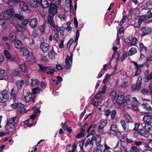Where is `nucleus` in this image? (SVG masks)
I'll list each match as a JSON object with an SVG mask.
<instances>
[{
  "label": "nucleus",
  "instance_id": "obj_1",
  "mask_svg": "<svg viewBox=\"0 0 152 152\" xmlns=\"http://www.w3.org/2000/svg\"><path fill=\"white\" fill-rule=\"evenodd\" d=\"M57 12V6L53 3L50 4L47 16V22L50 25H54L53 17Z\"/></svg>",
  "mask_w": 152,
  "mask_h": 152
},
{
  "label": "nucleus",
  "instance_id": "obj_2",
  "mask_svg": "<svg viewBox=\"0 0 152 152\" xmlns=\"http://www.w3.org/2000/svg\"><path fill=\"white\" fill-rule=\"evenodd\" d=\"M17 118L16 116L12 117L7 120L6 124L5 126V129L9 132L13 131L14 127L15 125L17 122L15 120Z\"/></svg>",
  "mask_w": 152,
  "mask_h": 152
},
{
  "label": "nucleus",
  "instance_id": "obj_3",
  "mask_svg": "<svg viewBox=\"0 0 152 152\" xmlns=\"http://www.w3.org/2000/svg\"><path fill=\"white\" fill-rule=\"evenodd\" d=\"M15 15L14 9L8 8L4 12L1 13V16L2 15L3 18L5 20H8Z\"/></svg>",
  "mask_w": 152,
  "mask_h": 152
},
{
  "label": "nucleus",
  "instance_id": "obj_4",
  "mask_svg": "<svg viewBox=\"0 0 152 152\" xmlns=\"http://www.w3.org/2000/svg\"><path fill=\"white\" fill-rule=\"evenodd\" d=\"M101 137L99 135H97L96 137L93 136L90 139L89 138H88L86 140L88 144L93 145L94 143L93 141L95 140L96 141V145L97 146L99 145L101 143Z\"/></svg>",
  "mask_w": 152,
  "mask_h": 152
},
{
  "label": "nucleus",
  "instance_id": "obj_5",
  "mask_svg": "<svg viewBox=\"0 0 152 152\" xmlns=\"http://www.w3.org/2000/svg\"><path fill=\"white\" fill-rule=\"evenodd\" d=\"M9 99V96L8 94L7 91H3L0 96V102L1 103H4L7 102Z\"/></svg>",
  "mask_w": 152,
  "mask_h": 152
},
{
  "label": "nucleus",
  "instance_id": "obj_6",
  "mask_svg": "<svg viewBox=\"0 0 152 152\" xmlns=\"http://www.w3.org/2000/svg\"><path fill=\"white\" fill-rule=\"evenodd\" d=\"M96 124H92L88 127L87 130V132L88 133L86 136L87 137H88L90 135H95L96 132L95 131V129L96 128Z\"/></svg>",
  "mask_w": 152,
  "mask_h": 152
},
{
  "label": "nucleus",
  "instance_id": "obj_7",
  "mask_svg": "<svg viewBox=\"0 0 152 152\" xmlns=\"http://www.w3.org/2000/svg\"><path fill=\"white\" fill-rule=\"evenodd\" d=\"M49 46V45L48 43L45 42H43L41 43L40 48L43 53H45L48 51Z\"/></svg>",
  "mask_w": 152,
  "mask_h": 152
},
{
  "label": "nucleus",
  "instance_id": "obj_8",
  "mask_svg": "<svg viewBox=\"0 0 152 152\" xmlns=\"http://www.w3.org/2000/svg\"><path fill=\"white\" fill-rule=\"evenodd\" d=\"M152 118V113H147L146 115L144 116L142 120L143 122L149 123L151 121Z\"/></svg>",
  "mask_w": 152,
  "mask_h": 152
},
{
  "label": "nucleus",
  "instance_id": "obj_9",
  "mask_svg": "<svg viewBox=\"0 0 152 152\" xmlns=\"http://www.w3.org/2000/svg\"><path fill=\"white\" fill-rule=\"evenodd\" d=\"M124 98L125 96L124 95L118 94L116 100L117 104L119 105L124 104Z\"/></svg>",
  "mask_w": 152,
  "mask_h": 152
},
{
  "label": "nucleus",
  "instance_id": "obj_10",
  "mask_svg": "<svg viewBox=\"0 0 152 152\" xmlns=\"http://www.w3.org/2000/svg\"><path fill=\"white\" fill-rule=\"evenodd\" d=\"M72 53H71V56L69 57V56L67 55V58H66L65 61L66 62V65L65 66V67L66 69H68L69 68L70 66V64L69 62V60L70 61L72 62Z\"/></svg>",
  "mask_w": 152,
  "mask_h": 152
},
{
  "label": "nucleus",
  "instance_id": "obj_11",
  "mask_svg": "<svg viewBox=\"0 0 152 152\" xmlns=\"http://www.w3.org/2000/svg\"><path fill=\"white\" fill-rule=\"evenodd\" d=\"M29 25L32 28H35L37 25V20L36 18L31 19L29 21Z\"/></svg>",
  "mask_w": 152,
  "mask_h": 152
},
{
  "label": "nucleus",
  "instance_id": "obj_12",
  "mask_svg": "<svg viewBox=\"0 0 152 152\" xmlns=\"http://www.w3.org/2000/svg\"><path fill=\"white\" fill-rule=\"evenodd\" d=\"M100 123V125L98 126V131H99L101 129H103L106 126L107 123V121L106 119H102Z\"/></svg>",
  "mask_w": 152,
  "mask_h": 152
},
{
  "label": "nucleus",
  "instance_id": "obj_13",
  "mask_svg": "<svg viewBox=\"0 0 152 152\" xmlns=\"http://www.w3.org/2000/svg\"><path fill=\"white\" fill-rule=\"evenodd\" d=\"M24 106V104H22L20 102L17 103L11 104V107L14 109L17 108L18 109H21Z\"/></svg>",
  "mask_w": 152,
  "mask_h": 152
},
{
  "label": "nucleus",
  "instance_id": "obj_14",
  "mask_svg": "<svg viewBox=\"0 0 152 152\" xmlns=\"http://www.w3.org/2000/svg\"><path fill=\"white\" fill-rule=\"evenodd\" d=\"M20 52L23 53V56H27L28 57H31L32 53H30L26 48H22L20 50Z\"/></svg>",
  "mask_w": 152,
  "mask_h": 152
},
{
  "label": "nucleus",
  "instance_id": "obj_15",
  "mask_svg": "<svg viewBox=\"0 0 152 152\" xmlns=\"http://www.w3.org/2000/svg\"><path fill=\"white\" fill-rule=\"evenodd\" d=\"M20 7L22 10L25 11L28 9V7L27 4L23 1L20 2Z\"/></svg>",
  "mask_w": 152,
  "mask_h": 152
},
{
  "label": "nucleus",
  "instance_id": "obj_16",
  "mask_svg": "<svg viewBox=\"0 0 152 152\" xmlns=\"http://www.w3.org/2000/svg\"><path fill=\"white\" fill-rule=\"evenodd\" d=\"M32 94V93L30 91L26 92V95L24 96V98L26 102L29 103L31 101Z\"/></svg>",
  "mask_w": 152,
  "mask_h": 152
},
{
  "label": "nucleus",
  "instance_id": "obj_17",
  "mask_svg": "<svg viewBox=\"0 0 152 152\" xmlns=\"http://www.w3.org/2000/svg\"><path fill=\"white\" fill-rule=\"evenodd\" d=\"M41 0H29V2L32 7H37L38 4H39Z\"/></svg>",
  "mask_w": 152,
  "mask_h": 152
},
{
  "label": "nucleus",
  "instance_id": "obj_18",
  "mask_svg": "<svg viewBox=\"0 0 152 152\" xmlns=\"http://www.w3.org/2000/svg\"><path fill=\"white\" fill-rule=\"evenodd\" d=\"M137 132L139 134L146 137H147L149 136V133H148L147 132L146 133L145 131L143 129H139L137 130Z\"/></svg>",
  "mask_w": 152,
  "mask_h": 152
},
{
  "label": "nucleus",
  "instance_id": "obj_19",
  "mask_svg": "<svg viewBox=\"0 0 152 152\" xmlns=\"http://www.w3.org/2000/svg\"><path fill=\"white\" fill-rule=\"evenodd\" d=\"M15 27L17 31L19 32H23L26 29V27L18 25H16Z\"/></svg>",
  "mask_w": 152,
  "mask_h": 152
},
{
  "label": "nucleus",
  "instance_id": "obj_20",
  "mask_svg": "<svg viewBox=\"0 0 152 152\" xmlns=\"http://www.w3.org/2000/svg\"><path fill=\"white\" fill-rule=\"evenodd\" d=\"M56 53H55L53 49L49 52L48 54V57L51 59H54L55 58Z\"/></svg>",
  "mask_w": 152,
  "mask_h": 152
},
{
  "label": "nucleus",
  "instance_id": "obj_21",
  "mask_svg": "<svg viewBox=\"0 0 152 152\" xmlns=\"http://www.w3.org/2000/svg\"><path fill=\"white\" fill-rule=\"evenodd\" d=\"M40 3L43 8H47L49 7V3L46 0H41L39 2V4Z\"/></svg>",
  "mask_w": 152,
  "mask_h": 152
},
{
  "label": "nucleus",
  "instance_id": "obj_22",
  "mask_svg": "<svg viewBox=\"0 0 152 152\" xmlns=\"http://www.w3.org/2000/svg\"><path fill=\"white\" fill-rule=\"evenodd\" d=\"M14 42L15 45V47L16 48L20 49L22 47V43L21 41L16 39Z\"/></svg>",
  "mask_w": 152,
  "mask_h": 152
},
{
  "label": "nucleus",
  "instance_id": "obj_23",
  "mask_svg": "<svg viewBox=\"0 0 152 152\" xmlns=\"http://www.w3.org/2000/svg\"><path fill=\"white\" fill-rule=\"evenodd\" d=\"M42 90V89H41L38 87H37L34 88H33L32 89V94H38L39 93L40 91Z\"/></svg>",
  "mask_w": 152,
  "mask_h": 152
},
{
  "label": "nucleus",
  "instance_id": "obj_24",
  "mask_svg": "<svg viewBox=\"0 0 152 152\" xmlns=\"http://www.w3.org/2000/svg\"><path fill=\"white\" fill-rule=\"evenodd\" d=\"M142 106L144 108H145L148 111H152L151 113H152V107L148 104L147 103H143L142 104Z\"/></svg>",
  "mask_w": 152,
  "mask_h": 152
},
{
  "label": "nucleus",
  "instance_id": "obj_25",
  "mask_svg": "<svg viewBox=\"0 0 152 152\" xmlns=\"http://www.w3.org/2000/svg\"><path fill=\"white\" fill-rule=\"evenodd\" d=\"M19 68L23 72H26L27 71V69L26 66L25 64L23 63L22 64L20 65Z\"/></svg>",
  "mask_w": 152,
  "mask_h": 152
},
{
  "label": "nucleus",
  "instance_id": "obj_26",
  "mask_svg": "<svg viewBox=\"0 0 152 152\" xmlns=\"http://www.w3.org/2000/svg\"><path fill=\"white\" fill-rule=\"evenodd\" d=\"M10 100H12L14 102H15L16 96L15 93V91L13 89H11V92L10 93Z\"/></svg>",
  "mask_w": 152,
  "mask_h": 152
},
{
  "label": "nucleus",
  "instance_id": "obj_27",
  "mask_svg": "<svg viewBox=\"0 0 152 152\" xmlns=\"http://www.w3.org/2000/svg\"><path fill=\"white\" fill-rule=\"evenodd\" d=\"M141 30L144 34H148L151 31V29L149 28L144 27L142 28Z\"/></svg>",
  "mask_w": 152,
  "mask_h": 152
},
{
  "label": "nucleus",
  "instance_id": "obj_28",
  "mask_svg": "<svg viewBox=\"0 0 152 152\" xmlns=\"http://www.w3.org/2000/svg\"><path fill=\"white\" fill-rule=\"evenodd\" d=\"M4 54L6 57L8 59H11L12 60H14L15 58L11 56L10 53L7 50H5L4 51Z\"/></svg>",
  "mask_w": 152,
  "mask_h": 152
},
{
  "label": "nucleus",
  "instance_id": "obj_29",
  "mask_svg": "<svg viewBox=\"0 0 152 152\" xmlns=\"http://www.w3.org/2000/svg\"><path fill=\"white\" fill-rule=\"evenodd\" d=\"M116 97V93L115 91L113 90L110 93V97L111 100L113 101L115 100Z\"/></svg>",
  "mask_w": 152,
  "mask_h": 152
},
{
  "label": "nucleus",
  "instance_id": "obj_30",
  "mask_svg": "<svg viewBox=\"0 0 152 152\" xmlns=\"http://www.w3.org/2000/svg\"><path fill=\"white\" fill-rule=\"evenodd\" d=\"M15 17L19 20L22 21L24 18V15L21 13H16L15 15Z\"/></svg>",
  "mask_w": 152,
  "mask_h": 152
},
{
  "label": "nucleus",
  "instance_id": "obj_31",
  "mask_svg": "<svg viewBox=\"0 0 152 152\" xmlns=\"http://www.w3.org/2000/svg\"><path fill=\"white\" fill-rule=\"evenodd\" d=\"M141 150L140 148H138L136 146H132L131 148V152H140Z\"/></svg>",
  "mask_w": 152,
  "mask_h": 152
},
{
  "label": "nucleus",
  "instance_id": "obj_32",
  "mask_svg": "<svg viewBox=\"0 0 152 152\" xmlns=\"http://www.w3.org/2000/svg\"><path fill=\"white\" fill-rule=\"evenodd\" d=\"M150 125L149 123H146L145 124V126H144V128L145 131L146 133H149L148 132L150 131L151 129L150 127Z\"/></svg>",
  "mask_w": 152,
  "mask_h": 152
},
{
  "label": "nucleus",
  "instance_id": "obj_33",
  "mask_svg": "<svg viewBox=\"0 0 152 152\" xmlns=\"http://www.w3.org/2000/svg\"><path fill=\"white\" fill-rule=\"evenodd\" d=\"M137 53V50L136 48H132L128 52V55L129 56H132Z\"/></svg>",
  "mask_w": 152,
  "mask_h": 152
},
{
  "label": "nucleus",
  "instance_id": "obj_34",
  "mask_svg": "<svg viewBox=\"0 0 152 152\" xmlns=\"http://www.w3.org/2000/svg\"><path fill=\"white\" fill-rule=\"evenodd\" d=\"M9 39L11 42H14L16 40L15 34L14 33H11L9 34Z\"/></svg>",
  "mask_w": 152,
  "mask_h": 152
},
{
  "label": "nucleus",
  "instance_id": "obj_35",
  "mask_svg": "<svg viewBox=\"0 0 152 152\" xmlns=\"http://www.w3.org/2000/svg\"><path fill=\"white\" fill-rule=\"evenodd\" d=\"M117 126L115 124H112L110 127V131H112L116 133L117 130Z\"/></svg>",
  "mask_w": 152,
  "mask_h": 152
},
{
  "label": "nucleus",
  "instance_id": "obj_36",
  "mask_svg": "<svg viewBox=\"0 0 152 152\" xmlns=\"http://www.w3.org/2000/svg\"><path fill=\"white\" fill-rule=\"evenodd\" d=\"M140 46V49L141 51H143L145 52H146L147 51V48L145 47L143 44L142 43H140L139 44Z\"/></svg>",
  "mask_w": 152,
  "mask_h": 152
},
{
  "label": "nucleus",
  "instance_id": "obj_37",
  "mask_svg": "<svg viewBox=\"0 0 152 152\" xmlns=\"http://www.w3.org/2000/svg\"><path fill=\"white\" fill-rule=\"evenodd\" d=\"M124 118L128 122H132V120L128 113L124 115Z\"/></svg>",
  "mask_w": 152,
  "mask_h": 152
},
{
  "label": "nucleus",
  "instance_id": "obj_38",
  "mask_svg": "<svg viewBox=\"0 0 152 152\" xmlns=\"http://www.w3.org/2000/svg\"><path fill=\"white\" fill-rule=\"evenodd\" d=\"M141 86H132L131 90L132 92L138 91L141 88Z\"/></svg>",
  "mask_w": 152,
  "mask_h": 152
},
{
  "label": "nucleus",
  "instance_id": "obj_39",
  "mask_svg": "<svg viewBox=\"0 0 152 152\" xmlns=\"http://www.w3.org/2000/svg\"><path fill=\"white\" fill-rule=\"evenodd\" d=\"M141 93L144 95H148L150 92L146 88H143L141 91Z\"/></svg>",
  "mask_w": 152,
  "mask_h": 152
},
{
  "label": "nucleus",
  "instance_id": "obj_40",
  "mask_svg": "<svg viewBox=\"0 0 152 152\" xmlns=\"http://www.w3.org/2000/svg\"><path fill=\"white\" fill-rule=\"evenodd\" d=\"M130 96L128 95L126 96L125 98H124V104L126 105L130 102Z\"/></svg>",
  "mask_w": 152,
  "mask_h": 152
},
{
  "label": "nucleus",
  "instance_id": "obj_41",
  "mask_svg": "<svg viewBox=\"0 0 152 152\" xmlns=\"http://www.w3.org/2000/svg\"><path fill=\"white\" fill-rule=\"evenodd\" d=\"M111 115V118L112 119H114L115 116L116 115V112L115 110H113L111 112L110 114Z\"/></svg>",
  "mask_w": 152,
  "mask_h": 152
},
{
  "label": "nucleus",
  "instance_id": "obj_42",
  "mask_svg": "<svg viewBox=\"0 0 152 152\" xmlns=\"http://www.w3.org/2000/svg\"><path fill=\"white\" fill-rule=\"evenodd\" d=\"M39 67L40 69L43 72H45L46 71L48 70L47 67H45L39 64Z\"/></svg>",
  "mask_w": 152,
  "mask_h": 152
},
{
  "label": "nucleus",
  "instance_id": "obj_43",
  "mask_svg": "<svg viewBox=\"0 0 152 152\" xmlns=\"http://www.w3.org/2000/svg\"><path fill=\"white\" fill-rule=\"evenodd\" d=\"M107 88V86H103L102 88V90H100L98 93V94L101 95L102 94H104L106 92L105 90Z\"/></svg>",
  "mask_w": 152,
  "mask_h": 152
},
{
  "label": "nucleus",
  "instance_id": "obj_44",
  "mask_svg": "<svg viewBox=\"0 0 152 152\" xmlns=\"http://www.w3.org/2000/svg\"><path fill=\"white\" fill-rule=\"evenodd\" d=\"M31 85L32 86H35V85H39V82L37 79H31Z\"/></svg>",
  "mask_w": 152,
  "mask_h": 152
},
{
  "label": "nucleus",
  "instance_id": "obj_45",
  "mask_svg": "<svg viewBox=\"0 0 152 152\" xmlns=\"http://www.w3.org/2000/svg\"><path fill=\"white\" fill-rule=\"evenodd\" d=\"M138 19L142 21H143L148 18L146 15H142L140 16Z\"/></svg>",
  "mask_w": 152,
  "mask_h": 152
},
{
  "label": "nucleus",
  "instance_id": "obj_46",
  "mask_svg": "<svg viewBox=\"0 0 152 152\" xmlns=\"http://www.w3.org/2000/svg\"><path fill=\"white\" fill-rule=\"evenodd\" d=\"M84 132H80L76 136V138H80L84 136Z\"/></svg>",
  "mask_w": 152,
  "mask_h": 152
},
{
  "label": "nucleus",
  "instance_id": "obj_47",
  "mask_svg": "<svg viewBox=\"0 0 152 152\" xmlns=\"http://www.w3.org/2000/svg\"><path fill=\"white\" fill-rule=\"evenodd\" d=\"M21 21H22V24L24 26H26L27 24L28 23L29 20L28 19H24L23 18V19Z\"/></svg>",
  "mask_w": 152,
  "mask_h": 152
},
{
  "label": "nucleus",
  "instance_id": "obj_48",
  "mask_svg": "<svg viewBox=\"0 0 152 152\" xmlns=\"http://www.w3.org/2000/svg\"><path fill=\"white\" fill-rule=\"evenodd\" d=\"M121 126L123 127L124 129L125 130L126 129V124L124 120H122L120 122Z\"/></svg>",
  "mask_w": 152,
  "mask_h": 152
},
{
  "label": "nucleus",
  "instance_id": "obj_49",
  "mask_svg": "<svg viewBox=\"0 0 152 152\" xmlns=\"http://www.w3.org/2000/svg\"><path fill=\"white\" fill-rule=\"evenodd\" d=\"M62 80V77L60 76H58L57 77V80L56 81V84L58 85L59 83L61 82Z\"/></svg>",
  "mask_w": 152,
  "mask_h": 152
},
{
  "label": "nucleus",
  "instance_id": "obj_50",
  "mask_svg": "<svg viewBox=\"0 0 152 152\" xmlns=\"http://www.w3.org/2000/svg\"><path fill=\"white\" fill-rule=\"evenodd\" d=\"M32 109L34 110V113L35 114H38L40 112L39 109L36 106L33 107H32Z\"/></svg>",
  "mask_w": 152,
  "mask_h": 152
},
{
  "label": "nucleus",
  "instance_id": "obj_51",
  "mask_svg": "<svg viewBox=\"0 0 152 152\" xmlns=\"http://www.w3.org/2000/svg\"><path fill=\"white\" fill-rule=\"evenodd\" d=\"M29 121L30 120L28 119L27 120L25 121L24 124L28 127H31L33 126V124L32 123H30L29 122Z\"/></svg>",
  "mask_w": 152,
  "mask_h": 152
},
{
  "label": "nucleus",
  "instance_id": "obj_52",
  "mask_svg": "<svg viewBox=\"0 0 152 152\" xmlns=\"http://www.w3.org/2000/svg\"><path fill=\"white\" fill-rule=\"evenodd\" d=\"M104 115L107 117L110 114L111 111L109 109H106L104 110Z\"/></svg>",
  "mask_w": 152,
  "mask_h": 152
},
{
  "label": "nucleus",
  "instance_id": "obj_53",
  "mask_svg": "<svg viewBox=\"0 0 152 152\" xmlns=\"http://www.w3.org/2000/svg\"><path fill=\"white\" fill-rule=\"evenodd\" d=\"M65 30V27L63 26L61 27H60V29L59 31L60 32L61 34L62 35V36H64V31Z\"/></svg>",
  "mask_w": 152,
  "mask_h": 152
},
{
  "label": "nucleus",
  "instance_id": "obj_54",
  "mask_svg": "<svg viewBox=\"0 0 152 152\" xmlns=\"http://www.w3.org/2000/svg\"><path fill=\"white\" fill-rule=\"evenodd\" d=\"M24 84V81L23 80H18L16 82L15 84L16 85H19L20 86H22Z\"/></svg>",
  "mask_w": 152,
  "mask_h": 152
},
{
  "label": "nucleus",
  "instance_id": "obj_55",
  "mask_svg": "<svg viewBox=\"0 0 152 152\" xmlns=\"http://www.w3.org/2000/svg\"><path fill=\"white\" fill-rule=\"evenodd\" d=\"M131 108L134 111H137L138 110L137 105H135L134 104H132L131 107Z\"/></svg>",
  "mask_w": 152,
  "mask_h": 152
},
{
  "label": "nucleus",
  "instance_id": "obj_56",
  "mask_svg": "<svg viewBox=\"0 0 152 152\" xmlns=\"http://www.w3.org/2000/svg\"><path fill=\"white\" fill-rule=\"evenodd\" d=\"M137 40V39L136 37H134L133 39L132 42L130 44V46H132L135 45Z\"/></svg>",
  "mask_w": 152,
  "mask_h": 152
},
{
  "label": "nucleus",
  "instance_id": "obj_57",
  "mask_svg": "<svg viewBox=\"0 0 152 152\" xmlns=\"http://www.w3.org/2000/svg\"><path fill=\"white\" fill-rule=\"evenodd\" d=\"M19 109V110H18L16 112V113L18 114H21L22 113L24 112L25 110V108H23L21 109Z\"/></svg>",
  "mask_w": 152,
  "mask_h": 152
},
{
  "label": "nucleus",
  "instance_id": "obj_58",
  "mask_svg": "<svg viewBox=\"0 0 152 152\" xmlns=\"http://www.w3.org/2000/svg\"><path fill=\"white\" fill-rule=\"evenodd\" d=\"M58 17L61 20H65L66 18L65 15L64 14H60L59 15Z\"/></svg>",
  "mask_w": 152,
  "mask_h": 152
},
{
  "label": "nucleus",
  "instance_id": "obj_59",
  "mask_svg": "<svg viewBox=\"0 0 152 152\" xmlns=\"http://www.w3.org/2000/svg\"><path fill=\"white\" fill-rule=\"evenodd\" d=\"M56 68L59 70H61L63 69V66L59 64H56Z\"/></svg>",
  "mask_w": 152,
  "mask_h": 152
},
{
  "label": "nucleus",
  "instance_id": "obj_60",
  "mask_svg": "<svg viewBox=\"0 0 152 152\" xmlns=\"http://www.w3.org/2000/svg\"><path fill=\"white\" fill-rule=\"evenodd\" d=\"M70 23L69 22H68L67 23V26L66 28H65V30L66 29L68 31H71L72 30V28L70 26Z\"/></svg>",
  "mask_w": 152,
  "mask_h": 152
},
{
  "label": "nucleus",
  "instance_id": "obj_61",
  "mask_svg": "<svg viewBox=\"0 0 152 152\" xmlns=\"http://www.w3.org/2000/svg\"><path fill=\"white\" fill-rule=\"evenodd\" d=\"M7 2L8 3V5L11 7H12L14 4V1L13 0H10Z\"/></svg>",
  "mask_w": 152,
  "mask_h": 152
},
{
  "label": "nucleus",
  "instance_id": "obj_62",
  "mask_svg": "<svg viewBox=\"0 0 152 152\" xmlns=\"http://www.w3.org/2000/svg\"><path fill=\"white\" fill-rule=\"evenodd\" d=\"M142 143V141H134V145H136L137 146H139L141 145Z\"/></svg>",
  "mask_w": 152,
  "mask_h": 152
},
{
  "label": "nucleus",
  "instance_id": "obj_63",
  "mask_svg": "<svg viewBox=\"0 0 152 152\" xmlns=\"http://www.w3.org/2000/svg\"><path fill=\"white\" fill-rule=\"evenodd\" d=\"M74 41V39L73 38H71L70 39L67 45V47H69V48L72 44V43H73V42Z\"/></svg>",
  "mask_w": 152,
  "mask_h": 152
},
{
  "label": "nucleus",
  "instance_id": "obj_64",
  "mask_svg": "<svg viewBox=\"0 0 152 152\" xmlns=\"http://www.w3.org/2000/svg\"><path fill=\"white\" fill-rule=\"evenodd\" d=\"M147 17L148 18H150L152 17V13L151 10H149L147 13Z\"/></svg>",
  "mask_w": 152,
  "mask_h": 152
}]
</instances>
